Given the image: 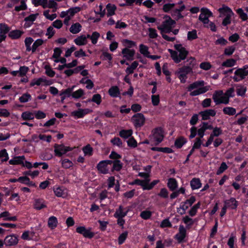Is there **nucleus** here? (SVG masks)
<instances>
[{"label":"nucleus","mask_w":248,"mask_h":248,"mask_svg":"<svg viewBox=\"0 0 248 248\" xmlns=\"http://www.w3.org/2000/svg\"><path fill=\"white\" fill-rule=\"evenodd\" d=\"M131 120L135 127H139L144 124L145 119L142 114L139 113L133 115Z\"/></svg>","instance_id":"nucleus-12"},{"label":"nucleus","mask_w":248,"mask_h":248,"mask_svg":"<svg viewBox=\"0 0 248 248\" xmlns=\"http://www.w3.org/2000/svg\"><path fill=\"white\" fill-rule=\"evenodd\" d=\"M163 21L162 24L158 26L157 28L160 30L161 32H170L171 29L175 24L174 20H172L169 16H165L163 17Z\"/></svg>","instance_id":"nucleus-4"},{"label":"nucleus","mask_w":248,"mask_h":248,"mask_svg":"<svg viewBox=\"0 0 248 248\" xmlns=\"http://www.w3.org/2000/svg\"><path fill=\"white\" fill-rule=\"evenodd\" d=\"M223 112L225 114L233 115L236 113V109L232 107H226L223 108Z\"/></svg>","instance_id":"nucleus-51"},{"label":"nucleus","mask_w":248,"mask_h":248,"mask_svg":"<svg viewBox=\"0 0 248 248\" xmlns=\"http://www.w3.org/2000/svg\"><path fill=\"white\" fill-rule=\"evenodd\" d=\"M34 208L37 210H40L46 207L44 200L35 199L33 203Z\"/></svg>","instance_id":"nucleus-28"},{"label":"nucleus","mask_w":248,"mask_h":248,"mask_svg":"<svg viewBox=\"0 0 248 248\" xmlns=\"http://www.w3.org/2000/svg\"><path fill=\"white\" fill-rule=\"evenodd\" d=\"M33 40L31 37H27L25 39V45L26 47V50L28 51H32V46H31Z\"/></svg>","instance_id":"nucleus-48"},{"label":"nucleus","mask_w":248,"mask_h":248,"mask_svg":"<svg viewBox=\"0 0 248 248\" xmlns=\"http://www.w3.org/2000/svg\"><path fill=\"white\" fill-rule=\"evenodd\" d=\"M234 74L233 79L235 81H239L248 75V70H246L245 68L238 69L235 71Z\"/></svg>","instance_id":"nucleus-13"},{"label":"nucleus","mask_w":248,"mask_h":248,"mask_svg":"<svg viewBox=\"0 0 248 248\" xmlns=\"http://www.w3.org/2000/svg\"><path fill=\"white\" fill-rule=\"evenodd\" d=\"M186 66L185 67H188L190 68V71H192V68L195 67L197 64L196 60L193 57H190L187 58L186 61L185 62Z\"/></svg>","instance_id":"nucleus-36"},{"label":"nucleus","mask_w":248,"mask_h":248,"mask_svg":"<svg viewBox=\"0 0 248 248\" xmlns=\"http://www.w3.org/2000/svg\"><path fill=\"white\" fill-rule=\"evenodd\" d=\"M39 14L38 13L34 14H31L28 16L25 17L24 27L28 28L30 27L33 24V22L36 20Z\"/></svg>","instance_id":"nucleus-20"},{"label":"nucleus","mask_w":248,"mask_h":248,"mask_svg":"<svg viewBox=\"0 0 248 248\" xmlns=\"http://www.w3.org/2000/svg\"><path fill=\"white\" fill-rule=\"evenodd\" d=\"M9 28L5 23L0 24V34L6 37V33L9 31Z\"/></svg>","instance_id":"nucleus-52"},{"label":"nucleus","mask_w":248,"mask_h":248,"mask_svg":"<svg viewBox=\"0 0 248 248\" xmlns=\"http://www.w3.org/2000/svg\"><path fill=\"white\" fill-rule=\"evenodd\" d=\"M224 205L227 208L235 209L238 206V202L234 198H231L224 201Z\"/></svg>","instance_id":"nucleus-23"},{"label":"nucleus","mask_w":248,"mask_h":248,"mask_svg":"<svg viewBox=\"0 0 248 248\" xmlns=\"http://www.w3.org/2000/svg\"><path fill=\"white\" fill-rule=\"evenodd\" d=\"M185 8V6L183 4L180 7H178L176 4L174 6L171 13V16L175 19H179L182 17L181 12Z\"/></svg>","instance_id":"nucleus-16"},{"label":"nucleus","mask_w":248,"mask_h":248,"mask_svg":"<svg viewBox=\"0 0 248 248\" xmlns=\"http://www.w3.org/2000/svg\"><path fill=\"white\" fill-rule=\"evenodd\" d=\"M116 6L113 4L108 3L106 5L107 16L108 17L111 16L115 14Z\"/></svg>","instance_id":"nucleus-27"},{"label":"nucleus","mask_w":248,"mask_h":248,"mask_svg":"<svg viewBox=\"0 0 248 248\" xmlns=\"http://www.w3.org/2000/svg\"><path fill=\"white\" fill-rule=\"evenodd\" d=\"M164 135L161 128H157L152 131V134L150 137L151 141L155 142V144L160 143L163 140Z\"/></svg>","instance_id":"nucleus-6"},{"label":"nucleus","mask_w":248,"mask_h":248,"mask_svg":"<svg viewBox=\"0 0 248 248\" xmlns=\"http://www.w3.org/2000/svg\"><path fill=\"white\" fill-rule=\"evenodd\" d=\"M174 47L175 50L169 49L168 51L174 62L178 63L186 58L188 51L181 44H176Z\"/></svg>","instance_id":"nucleus-1"},{"label":"nucleus","mask_w":248,"mask_h":248,"mask_svg":"<svg viewBox=\"0 0 248 248\" xmlns=\"http://www.w3.org/2000/svg\"><path fill=\"white\" fill-rule=\"evenodd\" d=\"M109 95L112 97H118L120 94L119 89L117 86L111 87L108 91Z\"/></svg>","instance_id":"nucleus-32"},{"label":"nucleus","mask_w":248,"mask_h":248,"mask_svg":"<svg viewBox=\"0 0 248 248\" xmlns=\"http://www.w3.org/2000/svg\"><path fill=\"white\" fill-rule=\"evenodd\" d=\"M61 162L62 167L65 169L69 168L73 165L72 162L68 159L61 160Z\"/></svg>","instance_id":"nucleus-62"},{"label":"nucleus","mask_w":248,"mask_h":248,"mask_svg":"<svg viewBox=\"0 0 248 248\" xmlns=\"http://www.w3.org/2000/svg\"><path fill=\"white\" fill-rule=\"evenodd\" d=\"M167 186L170 190L173 191L177 187V182L174 178H170L168 179Z\"/></svg>","instance_id":"nucleus-37"},{"label":"nucleus","mask_w":248,"mask_h":248,"mask_svg":"<svg viewBox=\"0 0 248 248\" xmlns=\"http://www.w3.org/2000/svg\"><path fill=\"white\" fill-rule=\"evenodd\" d=\"M21 118L24 120H33L34 118V113L25 111L22 113Z\"/></svg>","instance_id":"nucleus-41"},{"label":"nucleus","mask_w":248,"mask_h":248,"mask_svg":"<svg viewBox=\"0 0 248 248\" xmlns=\"http://www.w3.org/2000/svg\"><path fill=\"white\" fill-rule=\"evenodd\" d=\"M202 141L201 138H196L194 140L192 148L191 149L189 154L187 156V160L189 157L194 153L196 149H200L202 145Z\"/></svg>","instance_id":"nucleus-19"},{"label":"nucleus","mask_w":248,"mask_h":248,"mask_svg":"<svg viewBox=\"0 0 248 248\" xmlns=\"http://www.w3.org/2000/svg\"><path fill=\"white\" fill-rule=\"evenodd\" d=\"M112 164V161L109 160H103L99 162L96 168L98 171L102 174H107L109 172V167L108 165Z\"/></svg>","instance_id":"nucleus-7"},{"label":"nucleus","mask_w":248,"mask_h":248,"mask_svg":"<svg viewBox=\"0 0 248 248\" xmlns=\"http://www.w3.org/2000/svg\"><path fill=\"white\" fill-rule=\"evenodd\" d=\"M189 206L185 202H182L179 208H177V212L181 215H184L186 213V211L189 208Z\"/></svg>","instance_id":"nucleus-45"},{"label":"nucleus","mask_w":248,"mask_h":248,"mask_svg":"<svg viewBox=\"0 0 248 248\" xmlns=\"http://www.w3.org/2000/svg\"><path fill=\"white\" fill-rule=\"evenodd\" d=\"M76 232L86 238H92L94 235V233L92 232L91 228H86L85 226L78 227Z\"/></svg>","instance_id":"nucleus-11"},{"label":"nucleus","mask_w":248,"mask_h":248,"mask_svg":"<svg viewBox=\"0 0 248 248\" xmlns=\"http://www.w3.org/2000/svg\"><path fill=\"white\" fill-rule=\"evenodd\" d=\"M96 15H98L100 17H103L106 14V10L104 8L102 4H99L96 7V11L95 12Z\"/></svg>","instance_id":"nucleus-54"},{"label":"nucleus","mask_w":248,"mask_h":248,"mask_svg":"<svg viewBox=\"0 0 248 248\" xmlns=\"http://www.w3.org/2000/svg\"><path fill=\"white\" fill-rule=\"evenodd\" d=\"M201 14L199 16V19L205 25L209 23V17L213 16L211 11L206 8H202L201 10Z\"/></svg>","instance_id":"nucleus-9"},{"label":"nucleus","mask_w":248,"mask_h":248,"mask_svg":"<svg viewBox=\"0 0 248 248\" xmlns=\"http://www.w3.org/2000/svg\"><path fill=\"white\" fill-rule=\"evenodd\" d=\"M23 34V31L19 30H15L9 32V36L13 39H17L19 38Z\"/></svg>","instance_id":"nucleus-31"},{"label":"nucleus","mask_w":248,"mask_h":248,"mask_svg":"<svg viewBox=\"0 0 248 248\" xmlns=\"http://www.w3.org/2000/svg\"><path fill=\"white\" fill-rule=\"evenodd\" d=\"M43 15L45 16L46 18L50 21L53 20L57 17L56 14H52L51 15H50L49 10H45V11H44Z\"/></svg>","instance_id":"nucleus-61"},{"label":"nucleus","mask_w":248,"mask_h":248,"mask_svg":"<svg viewBox=\"0 0 248 248\" xmlns=\"http://www.w3.org/2000/svg\"><path fill=\"white\" fill-rule=\"evenodd\" d=\"M150 179H146L143 180L137 179L135 180L133 184H136L142 186L143 190H147L146 187L147 186V181H150Z\"/></svg>","instance_id":"nucleus-39"},{"label":"nucleus","mask_w":248,"mask_h":248,"mask_svg":"<svg viewBox=\"0 0 248 248\" xmlns=\"http://www.w3.org/2000/svg\"><path fill=\"white\" fill-rule=\"evenodd\" d=\"M246 87L244 86L238 85L236 86L237 94L239 96L244 95L246 92Z\"/></svg>","instance_id":"nucleus-49"},{"label":"nucleus","mask_w":248,"mask_h":248,"mask_svg":"<svg viewBox=\"0 0 248 248\" xmlns=\"http://www.w3.org/2000/svg\"><path fill=\"white\" fill-rule=\"evenodd\" d=\"M44 43V40L42 39H38L35 41L32 44V52H34L37 48L43 45Z\"/></svg>","instance_id":"nucleus-55"},{"label":"nucleus","mask_w":248,"mask_h":248,"mask_svg":"<svg viewBox=\"0 0 248 248\" xmlns=\"http://www.w3.org/2000/svg\"><path fill=\"white\" fill-rule=\"evenodd\" d=\"M80 10L81 9L79 7H75L70 8L67 10V16L72 18L75 15V14L79 12Z\"/></svg>","instance_id":"nucleus-38"},{"label":"nucleus","mask_w":248,"mask_h":248,"mask_svg":"<svg viewBox=\"0 0 248 248\" xmlns=\"http://www.w3.org/2000/svg\"><path fill=\"white\" fill-rule=\"evenodd\" d=\"M82 29V26L79 23L77 22L71 25L69 28V31L73 34H77Z\"/></svg>","instance_id":"nucleus-26"},{"label":"nucleus","mask_w":248,"mask_h":248,"mask_svg":"<svg viewBox=\"0 0 248 248\" xmlns=\"http://www.w3.org/2000/svg\"><path fill=\"white\" fill-rule=\"evenodd\" d=\"M18 242V237L15 234L7 236L4 239V244L8 246L16 245Z\"/></svg>","instance_id":"nucleus-17"},{"label":"nucleus","mask_w":248,"mask_h":248,"mask_svg":"<svg viewBox=\"0 0 248 248\" xmlns=\"http://www.w3.org/2000/svg\"><path fill=\"white\" fill-rule=\"evenodd\" d=\"M48 226L51 229L55 228L58 225L57 218L54 216H51L48 219Z\"/></svg>","instance_id":"nucleus-34"},{"label":"nucleus","mask_w":248,"mask_h":248,"mask_svg":"<svg viewBox=\"0 0 248 248\" xmlns=\"http://www.w3.org/2000/svg\"><path fill=\"white\" fill-rule=\"evenodd\" d=\"M139 51L142 55L146 57H147L150 54L149 47L143 44L140 45Z\"/></svg>","instance_id":"nucleus-40"},{"label":"nucleus","mask_w":248,"mask_h":248,"mask_svg":"<svg viewBox=\"0 0 248 248\" xmlns=\"http://www.w3.org/2000/svg\"><path fill=\"white\" fill-rule=\"evenodd\" d=\"M201 205L200 202H199L194 205L189 210V214L191 217L194 216L197 212V210L200 208Z\"/></svg>","instance_id":"nucleus-60"},{"label":"nucleus","mask_w":248,"mask_h":248,"mask_svg":"<svg viewBox=\"0 0 248 248\" xmlns=\"http://www.w3.org/2000/svg\"><path fill=\"white\" fill-rule=\"evenodd\" d=\"M138 65L139 62L137 61L133 62L126 69V73L128 75L132 74L134 70L138 67Z\"/></svg>","instance_id":"nucleus-42"},{"label":"nucleus","mask_w":248,"mask_h":248,"mask_svg":"<svg viewBox=\"0 0 248 248\" xmlns=\"http://www.w3.org/2000/svg\"><path fill=\"white\" fill-rule=\"evenodd\" d=\"M213 99L216 105L220 104H227L229 99L226 96L225 93L221 90L216 91L213 95Z\"/></svg>","instance_id":"nucleus-5"},{"label":"nucleus","mask_w":248,"mask_h":248,"mask_svg":"<svg viewBox=\"0 0 248 248\" xmlns=\"http://www.w3.org/2000/svg\"><path fill=\"white\" fill-rule=\"evenodd\" d=\"M122 44L125 48H130L136 46V42L128 39H124Z\"/></svg>","instance_id":"nucleus-47"},{"label":"nucleus","mask_w":248,"mask_h":248,"mask_svg":"<svg viewBox=\"0 0 248 248\" xmlns=\"http://www.w3.org/2000/svg\"><path fill=\"white\" fill-rule=\"evenodd\" d=\"M75 43L78 46H83L87 43L85 35H80L74 40Z\"/></svg>","instance_id":"nucleus-33"},{"label":"nucleus","mask_w":248,"mask_h":248,"mask_svg":"<svg viewBox=\"0 0 248 248\" xmlns=\"http://www.w3.org/2000/svg\"><path fill=\"white\" fill-rule=\"evenodd\" d=\"M88 102H93L97 105H100L102 102V96L99 93L94 94L93 95L91 99H88Z\"/></svg>","instance_id":"nucleus-35"},{"label":"nucleus","mask_w":248,"mask_h":248,"mask_svg":"<svg viewBox=\"0 0 248 248\" xmlns=\"http://www.w3.org/2000/svg\"><path fill=\"white\" fill-rule=\"evenodd\" d=\"M53 191L55 196L58 197L64 198L67 195V190L62 186H54Z\"/></svg>","instance_id":"nucleus-18"},{"label":"nucleus","mask_w":248,"mask_h":248,"mask_svg":"<svg viewBox=\"0 0 248 248\" xmlns=\"http://www.w3.org/2000/svg\"><path fill=\"white\" fill-rule=\"evenodd\" d=\"M200 114L202 120H209L211 117L215 116L216 114V111L214 109H209L201 111Z\"/></svg>","instance_id":"nucleus-21"},{"label":"nucleus","mask_w":248,"mask_h":248,"mask_svg":"<svg viewBox=\"0 0 248 248\" xmlns=\"http://www.w3.org/2000/svg\"><path fill=\"white\" fill-rule=\"evenodd\" d=\"M236 63V61L233 59H230L224 62L222 65L226 67H230L234 66Z\"/></svg>","instance_id":"nucleus-58"},{"label":"nucleus","mask_w":248,"mask_h":248,"mask_svg":"<svg viewBox=\"0 0 248 248\" xmlns=\"http://www.w3.org/2000/svg\"><path fill=\"white\" fill-rule=\"evenodd\" d=\"M128 211V209L125 210L123 206L120 205L116 210L114 216L115 217H124L127 215Z\"/></svg>","instance_id":"nucleus-24"},{"label":"nucleus","mask_w":248,"mask_h":248,"mask_svg":"<svg viewBox=\"0 0 248 248\" xmlns=\"http://www.w3.org/2000/svg\"><path fill=\"white\" fill-rule=\"evenodd\" d=\"M175 5V3H166L163 6V10L166 13L171 14Z\"/></svg>","instance_id":"nucleus-43"},{"label":"nucleus","mask_w":248,"mask_h":248,"mask_svg":"<svg viewBox=\"0 0 248 248\" xmlns=\"http://www.w3.org/2000/svg\"><path fill=\"white\" fill-rule=\"evenodd\" d=\"M186 234V230L183 225H180L179 232L175 235L176 239L178 242H182L185 238Z\"/></svg>","instance_id":"nucleus-25"},{"label":"nucleus","mask_w":248,"mask_h":248,"mask_svg":"<svg viewBox=\"0 0 248 248\" xmlns=\"http://www.w3.org/2000/svg\"><path fill=\"white\" fill-rule=\"evenodd\" d=\"M54 153L56 156H61L65 154L67 152L70 151L72 148L65 146L63 144H55L54 146Z\"/></svg>","instance_id":"nucleus-10"},{"label":"nucleus","mask_w":248,"mask_h":248,"mask_svg":"<svg viewBox=\"0 0 248 248\" xmlns=\"http://www.w3.org/2000/svg\"><path fill=\"white\" fill-rule=\"evenodd\" d=\"M92 111V110L89 108H79L77 110H75L72 112L71 115L76 118H83L85 115L90 113Z\"/></svg>","instance_id":"nucleus-14"},{"label":"nucleus","mask_w":248,"mask_h":248,"mask_svg":"<svg viewBox=\"0 0 248 248\" xmlns=\"http://www.w3.org/2000/svg\"><path fill=\"white\" fill-rule=\"evenodd\" d=\"M82 150L85 155L91 156L93 154V148L89 144L84 147Z\"/></svg>","instance_id":"nucleus-57"},{"label":"nucleus","mask_w":248,"mask_h":248,"mask_svg":"<svg viewBox=\"0 0 248 248\" xmlns=\"http://www.w3.org/2000/svg\"><path fill=\"white\" fill-rule=\"evenodd\" d=\"M133 133L131 129L122 130L120 132L119 135L124 139H127L130 137Z\"/></svg>","instance_id":"nucleus-44"},{"label":"nucleus","mask_w":248,"mask_h":248,"mask_svg":"<svg viewBox=\"0 0 248 248\" xmlns=\"http://www.w3.org/2000/svg\"><path fill=\"white\" fill-rule=\"evenodd\" d=\"M122 54H123V57L124 58L125 60L132 61L134 59L135 50L133 49L124 48L122 49Z\"/></svg>","instance_id":"nucleus-15"},{"label":"nucleus","mask_w":248,"mask_h":248,"mask_svg":"<svg viewBox=\"0 0 248 248\" xmlns=\"http://www.w3.org/2000/svg\"><path fill=\"white\" fill-rule=\"evenodd\" d=\"M191 72L190 67L183 66L178 69L176 71L175 74L180 79L181 82L184 83L186 82L187 78V75Z\"/></svg>","instance_id":"nucleus-8"},{"label":"nucleus","mask_w":248,"mask_h":248,"mask_svg":"<svg viewBox=\"0 0 248 248\" xmlns=\"http://www.w3.org/2000/svg\"><path fill=\"white\" fill-rule=\"evenodd\" d=\"M25 159L24 156H15L10 160L9 163L11 165H19L23 164V160Z\"/></svg>","instance_id":"nucleus-29"},{"label":"nucleus","mask_w":248,"mask_h":248,"mask_svg":"<svg viewBox=\"0 0 248 248\" xmlns=\"http://www.w3.org/2000/svg\"><path fill=\"white\" fill-rule=\"evenodd\" d=\"M186 139L184 137H180L176 140L175 141V145L177 148H181L182 146L186 142Z\"/></svg>","instance_id":"nucleus-53"},{"label":"nucleus","mask_w":248,"mask_h":248,"mask_svg":"<svg viewBox=\"0 0 248 248\" xmlns=\"http://www.w3.org/2000/svg\"><path fill=\"white\" fill-rule=\"evenodd\" d=\"M156 18L152 17H150L147 16H142L141 21L144 23H153L156 21Z\"/></svg>","instance_id":"nucleus-63"},{"label":"nucleus","mask_w":248,"mask_h":248,"mask_svg":"<svg viewBox=\"0 0 248 248\" xmlns=\"http://www.w3.org/2000/svg\"><path fill=\"white\" fill-rule=\"evenodd\" d=\"M32 2L35 6H42L44 8H46V0H32Z\"/></svg>","instance_id":"nucleus-59"},{"label":"nucleus","mask_w":248,"mask_h":248,"mask_svg":"<svg viewBox=\"0 0 248 248\" xmlns=\"http://www.w3.org/2000/svg\"><path fill=\"white\" fill-rule=\"evenodd\" d=\"M42 83H44L46 85H49L51 84V82L43 78H34L31 82L30 86L32 87L34 85L39 86Z\"/></svg>","instance_id":"nucleus-22"},{"label":"nucleus","mask_w":248,"mask_h":248,"mask_svg":"<svg viewBox=\"0 0 248 248\" xmlns=\"http://www.w3.org/2000/svg\"><path fill=\"white\" fill-rule=\"evenodd\" d=\"M2 216H3V219L5 220L16 221L17 220L16 217V216L11 217L10 213L7 211L2 212Z\"/></svg>","instance_id":"nucleus-56"},{"label":"nucleus","mask_w":248,"mask_h":248,"mask_svg":"<svg viewBox=\"0 0 248 248\" xmlns=\"http://www.w3.org/2000/svg\"><path fill=\"white\" fill-rule=\"evenodd\" d=\"M210 89V86H205L203 80H198L190 84L187 90L190 92V95L192 96H197L204 93Z\"/></svg>","instance_id":"nucleus-2"},{"label":"nucleus","mask_w":248,"mask_h":248,"mask_svg":"<svg viewBox=\"0 0 248 248\" xmlns=\"http://www.w3.org/2000/svg\"><path fill=\"white\" fill-rule=\"evenodd\" d=\"M219 13V16L223 18L222 24L224 26L230 25L234 16V14L232 10L229 7L223 5L218 9Z\"/></svg>","instance_id":"nucleus-3"},{"label":"nucleus","mask_w":248,"mask_h":248,"mask_svg":"<svg viewBox=\"0 0 248 248\" xmlns=\"http://www.w3.org/2000/svg\"><path fill=\"white\" fill-rule=\"evenodd\" d=\"M113 163V168L112 170H115L116 171H119L122 167V164L121 163V161L118 160H116L114 161H112Z\"/></svg>","instance_id":"nucleus-64"},{"label":"nucleus","mask_w":248,"mask_h":248,"mask_svg":"<svg viewBox=\"0 0 248 248\" xmlns=\"http://www.w3.org/2000/svg\"><path fill=\"white\" fill-rule=\"evenodd\" d=\"M190 186L193 190L199 189L202 186L200 179L194 178L190 181Z\"/></svg>","instance_id":"nucleus-30"},{"label":"nucleus","mask_w":248,"mask_h":248,"mask_svg":"<svg viewBox=\"0 0 248 248\" xmlns=\"http://www.w3.org/2000/svg\"><path fill=\"white\" fill-rule=\"evenodd\" d=\"M152 214L153 213L151 211L145 210L141 212L140 216L141 218L147 220L151 217Z\"/></svg>","instance_id":"nucleus-46"},{"label":"nucleus","mask_w":248,"mask_h":248,"mask_svg":"<svg viewBox=\"0 0 248 248\" xmlns=\"http://www.w3.org/2000/svg\"><path fill=\"white\" fill-rule=\"evenodd\" d=\"M85 93L83 90L79 89L72 93L71 96L75 99H78L84 95Z\"/></svg>","instance_id":"nucleus-50"}]
</instances>
